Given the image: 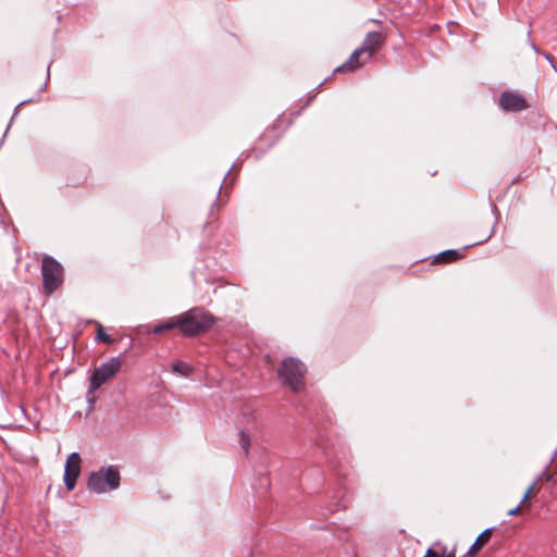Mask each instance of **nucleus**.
I'll use <instances>...</instances> for the list:
<instances>
[{"label": "nucleus", "instance_id": "obj_1", "mask_svg": "<svg viewBox=\"0 0 557 557\" xmlns=\"http://www.w3.org/2000/svg\"><path fill=\"white\" fill-rule=\"evenodd\" d=\"M178 331L182 335L191 337L208 331L215 318L201 307H194L177 315Z\"/></svg>", "mask_w": 557, "mask_h": 557}, {"label": "nucleus", "instance_id": "obj_2", "mask_svg": "<svg viewBox=\"0 0 557 557\" xmlns=\"http://www.w3.org/2000/svg\"><path fill=\"white\" fill-rule=\"evenodd\" d=\"M238 426L239 445L247 455L251 443V436L262 429V422L257 410L249 405L244 406L238 419Z\"/></svg>", "mask_w": 557, "mask_h": 557}, {"label": "nucleus", "instance_id": "obj_3", "mask_svg": "<svg viewBox=\"0 0 557 557\" xmlns=\"http://www.w3.org/2000/svg\"><path fill=\"white\" fill-rule=\"evenodd\" d=\"M306 366L297 358L288 357L282 361L278 377L293 392L298 393L305 388Z\"/></svg>", "mask_w": 557, "mask_h": 557}, {"label": "nucleus", "instance_id": "obj_4", "mask_svg": "<svg viewBox=\"0 0 557 557\" xmlns=\"http://www.w3.org/2000/svg\"><path fill=\"white\" fill-rule=\"evenodd\" d=\"M120 473L113 466L101 467L98 471H94L88 478V490L101 494L114 491L120 486Z\"/></svg>", "mask_w": 557, "mask_h": 557}, {"label": "nucleus", "instance_id": "obj_5", "mask_svg": "<svg viewBox=\"0 0 557 557\" xmlns=\"http://www.w3.org/2000/svg\"><path fill=\"white\" fill-rule=\"evenodd\" d=\"M42 287L47 295L53 294L63 282V267L54 258L45 256L41 264Z\"/></svg>", "mask_w": 557, "mask_h": 557}, {"label": "nucleus", "instance_id": "obj_6", "mask_svg": "<svg viewBox=\"0 0 557 557\" xmlns=\"http://www.w3.org/2000/svg\"><path fill=\"white\" fill-rule=\"evenodd\" d=\"M120 367L121 360L117 357H112L96 368L89 379L88 393L96 392L102 384L114 376Z\"/></svg>", "mask_w": 557, "mask_h": 557}, {"label": "nucleus", "instance_id": "obj_7", "mask_svg": "<svg viewBox=\"0 0 557 557\" xmlns=\"http://www.w3.org/2000/svg\"><path fill=\"white\" fill-rule=\"evenodd\" d=\"M380 42L381 35L379 33L369 34L364 40L363 47L352 53L350 64L347 70H355L356 67L363 66L366 61L371 58L374 49L379 47Z\"/></svg>", "mask_w": 557, "mask_h": 557}, {"label": "nucleus", "instance_id": "obj_8", "mask_svg": "<svg viewBox=\"0 0 557 557\" xmlns=\"http://www.w3.org/2000/svg\"><path fill=\"white\" fill-rule=\"evenodd\" d=\"M82 458L78 453L70 454L64 467L63 481L67 491H73L81 473Z\"/></svg>", "mask_w": 557, "mask_h": 557}, {"label": "nucleus", "instance_id": "obj_9", "mask_svg": "<svg viewBox=\"0 0 557 557\" xmlns=\"http://www.w3.org/2000/svg\"><path fill=\"white\" fill-rule=\"evenodd\" d=\"M498 102L503 110L510 112L522 111L529 107L525 98L513 91L502 92Z\"/></svg>", "mask_w": 557, "mask_h": 557}, {"label": "nucleus", "instance_id": "obj_10", "mask_svg": "<svg viewBox=\"0 0 557 557\" xmlns=\"http://www.w3.org/2000/svg\"><path fill=\"white\" fill-rule=\"evenodd\" d=\"M493 532V528L485 529L475 540V542L470 546L468 554L474 555L484 543L491 537Z\"/></svg>", "mask_w": 557, "mask_h": 557}, {"label": "nucleus", "instance_id": "obj_11", "mask_svg": "<svg viewBox=\"0 0 557 557\" xmlns=\"http://www.w3.org/2000/svg\"><path fill=\"white\" fill-rule=\"evenodd\" d=\"M173 329H178L177 315L169 319L168 321L154 325L152 332L154 334H161L162 332L170 331Z\"/></svg>", "mask_w": 557, "mask_h": 557}, {"label": "nucleus", "instance_id": "obj_12", "mask_svg": "<svg viewBox=\"0 0 557 557\" xmlns=\"http://www.w3.org/2000/svg\"><path fill=\"white\" fill-rule=\"evenodd\" d=\"M172 369L175 373H178L183 376H188L193 372V368L183 361H177L172 366Z\"/></svg>", "mask_w": 557, "mask_h": 557}, {"label": "nucleus", "instance_id": "obj_13", "mask_svg": "<svg viewBox=\"0 0 557 557\" xmlns=\"http://www.w3.org/2000/svg\"><path fill=\"white\" fill-rule=\"evenodd\" d=\"M460 256H461V253L456 249L445 250L437 255L438 259L444 262H449V261L456 260Z\"/></svg>", "mask_w": 557, "mask_h": 557}, {"label": "nucleus", "instance_id": "obj_14", "mask_svg": "<svg viewBox=\"0 0 557 557\" xmlns=\"http://www.w3.org/2000/svg\"><path fill=\"white\" fill-rule=\"evenodd\" d=\"M424 557H455V552H448L446 548H444L443 553L438 554L433 548H429Z\"/></svg>", "mask_w": 557, "mask_h": 557}, {"label": "nucleus", "instance_id": "obj_15", "mask_svg": "<svg viewBox=\"0 0 557 557\" xmlns=\"http://www.w3.org/2000/svg\"><path fill=\"white\" fill-rule=\"evenodd\" d=\"M96 339L103 343H111L112 338L110 335H108L104 331L101 324L98 323V332L96 335Z\"/></svg>", "mask_w": 557, "mask_h": 557}, {"label": "nucleus", "instance_id": "obj_16", "mask_svg": "<svg viewBox=\"0 0 557 557\" xmlns=\"http://www.w3.org/2000/svg\"><path fill=\"white\" fill-rule=\"evenodd\" d=\"M536 484H537V480L533 481L532 484L527 488V491L520 502V505L524 504L531 497V494L535 490Z\"/></svg>", "mask_w": 557, "mask_h": 557}, {"label": "nucleus", "instance_id": "obj_17", "mask_svg": "<svg viewBox=\"0 0 557 557\" xmlns=\"http://www.w3.org/2000/svg\"><path fill=\"white\" fill-rule=\"evenodd\" d=\"M50 79V71H47L45 76L40 78L39 85H38V92H42L46 89L47 83Z\"/></svg>", "mask_w": 557, "mask_h": 557}, {"label": "nucleus", "instance_id": "obj_18", "mask_svg": "<svg viewBox=\"0 0 557 557\" xmlns=\"http://www.w3.org/2000/svg\"><path fill=\"white\" fill-rule=\"evenodd\" d=\"M34 100H35L34 98H30V99H27V100H23V101H21V102L15 107L12 119H14V117L18 114V109H20V107L24 106L25 103L33 102Z\"/></svg>", "mask_w": 557, "mask_h": 557}, {"label": "nucleus", "instance_id": "obj_19", "mask_svg": "<svg viewBox=\"0 0 557 557\" xmlns=\"http://www.w3.org/2000/svg\"><path fill=\"white\" fill-rule=\"evenodd\" d=\"M520 510H521V505L519 504L517 507H515L508 511V516H515V515L519 513Z\"/></svg>", "mask_w": 557, "mask_h": 557}, {"label": "nucleus", "instance_id": "obj_20", "mask_svg": "<svg viewBox=\"0 0 557 557\" xmlns=\"http://www.w3.org/2000/svg\"><path fill=\"white\" fill-rule=\"evenodd\" d=\"M544 57H545V59L549 62L550 66H552V67H555V64H553V62H552V60L549 59V57H548V55H544Z\"/></svg>", "mask_w": 557, "mask_h": 557}, {"label": "nucleus", "instance_id": "obj_21", "mask_svg": "<svg viewBox=\"0 0 557 557\" xmlns=\"http://www.w3.org/2000/svg\"><path fill=\"white\" fill-rule=\"evenodd\" d=\"M10 128H11V125H8L5 128V132H9Z\"/></svg>", "mask_w": 557, "mask_h": 557}, {"label": "nucleus", "instance_id": "obj_22", "mask_svg": "<svg viewBox=\"0 0 557 557\" xmlns=\"http://www.w3.org/2000/svg\"><path fill=\"white\" fill-rule=\"evenodd\" d=\"M10 128H11V125H8L5 128V132H9Z\"/></svg>", "mask_w": 557, "mask_h": 557}, {"label": "nucleus", "instance_id": "obj_23", "mask_svg": "<svg viewBox=\"0 0 557 557\" xmlns=\"http://www.w3.org/2000/svg\"><path fill=\"white\" fill-rule=\"evenodd\" d=\"M10 128H11V125H8L5 128V132H9Z\"/></svg>", "mask_w": 557, "mask_h": 557}]
</instances>
